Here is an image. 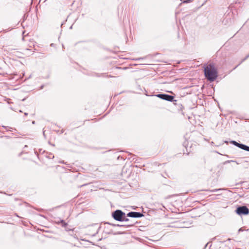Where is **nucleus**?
Here are the masks:
<instances>
[{
  "instance_id": "obj_6",
  "label": "nucleus",
  "mask_w": 249,
  "mask_h": 249,
  "mask_svg": "<svg viewBox=\"0 0 249 249\" xmlns=\"http://www.w3.org/2000/svg\"><path fill=\"white\" fill-rule=\"evenodd\" d=\"M238 146L244 150H246L249 151V147L244 145L243 144H238Z\"/></svg>"
},
{
  "instance_id": "obj_2",
  "label": "nucleus",
  "mask_w": 249,
  "mask_h": 249,
  "mask_svg": "<svg viewBox=\"0 0 249 249\" xmlns=\"http://www.w3.org/2000/svg\"><path fill=\"white\" fill-rule=\"evenodd\" d=\"M125 213L121 210H116L112 213V217L113 218L119 221H122L124 220Z\"/></svg>"
},
{
  "instance_id": "obj_1",
  "label": "nucleus",
  "mask_w": 249,
  "mask_h": 249,
  "mask_svg": "<svg viewBox=\"0 0 249 249\" xmlns=\"http://www.w3.org/2000/svg\"><path fill=\"white\" fill-rule=\"evenodd\" d=\"M205 77L210 81H214L217 77V71L213 63L207 64L204 67Z\"/></svg>"
},
{
  "instance_id": "obj_3",
  "label": "nucleus",
  "mask_w": 249,
  "mask_h": 249,
  "mask_svg": "<svg viewBox=\"0 0 249 249\" xmlns=\"http://www.w3.org/2000/svg\"><path fill=\"white\" fill-rule=\"evenodd\" d=\"M236 212L239 215H246L249 213V210L246 206H241L237 209Z\"/></svg>"
},
{
  "instance_id": "obj_8",
  "label": "nucleus",
  "mask_w": 249,
  "mask_h": 249,
  "mask_svg": "<svg viewBox=\"0 0 249 249\" xmlns=\"http://www.w3.org/2000/svg\"><path fill=\"white\" fill-rule=\"evenodd\" d=\"M124 220H125L124 221H128V219L124 217Z\"/></svg>"
},
{
  "instance_id": "obj_7",
  "label": "nucleus",
  "mask_w": 249,
  "mask_h": 249,
  "mask_svg": "<svg viewBox=\"0 0 249 249\" xmlns=\"http://www.w3.org/2000/svg\"><path fill=\"white\" fill-rule=\"evenodd\" d=\"M233 143L238 146V144H239L238 142H233Z\"/></svg>"
},
{
  "instance_id": "obj_4",
  "label": "nucleus",
  "mask_w": 249,
  "mask_h": 249,
  "mask_svg": "<svg viewBox=\"0 0 249 249\" xmlns=\"http://www.w3.org/2000/svg\"><path fill=\"white\" fill-rule=\"evenodd\" d=\"M156 96L162 99L163 100H165L168 101H173L174 99V97L171 95H169L168 94H159L156 95Z\"/></svg>"
},
{
  "instance_id": "obj_5",
  "label": "nucleus",
  "mask_w": 249,
  "mask_h": 249,
  "mask_svg": "<svg viewBox=\"0 0 249 249\" xmlns=\"http://www.w3.org/2000/svg\"><path fill=\"white\" fill-rule=\"evenodd\" d=\"M127 215L131 217H141L143 215L142 213L135 212H130Z\"/></svg>"
}]
</instances>
